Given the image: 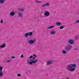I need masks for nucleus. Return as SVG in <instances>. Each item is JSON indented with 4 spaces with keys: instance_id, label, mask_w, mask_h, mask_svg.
Here are the masks:
<instances>
[{
    "instance_id": "a211bd4d",
    "label": "nucleus",
    "mask_w": 79,
    "mask_h": 79,
    "mask_svg": "<svg viewBox=\"0 0 79 79\" xmlns=\"http://www.w3.org/2000/svg\"><path fill=\"white\" fill-rule=\"evenodd\" d=\"M53 27H54V26H51L50 27H48L47 29H51L52 28H53Z\"/></svg>"
},
{
    "instance_id": "a878e982",
    "label": "nucleus",
    "mask_w": 79,
    "mask_h": 79,
    "mask_svg": "<svg viewBox=\"0 0 79 79\" xmlns=\"http://www.w3.org/2000/svg\"><path fill=\"white\" fill-rule=\"evenodd\" d=\"M17 76H18V77H21V74H17Z\"/></svg>"
},
{
    "instance_id": "423d86ee",
    "label": "nucleus",
    "mask_w": 79,
    "mask_h": 79,
    "mask_svg": "<svg viewBox=\"0 0 79 79\" xmlns=\"http://www.w3.org/2000/svg\"><path fill=\"white\" fill-rule=\"evenodd\" d=\"M68 42L69 44H73L74 43V41L73 40H68Z\"/></svg>"
},
{
    "instance_id": "aec40b11",
    "label": "nucleus",
    "mask_w": 79,
    "mask_h": 79,
    "mask_svg": "<svg viewBox=\"0 0 79 79\" xmlns=\"http://www.w3.org/2000/svg\"><path fill=\"white\" fill-rule=\"evenodd\" d=\"M36 2L37 3H42V1H39L38 0H36Z\"/></svg>"
},
{
    "instance_id": "bb28decb",
    "label": "nucleus",
    "mask_w": 79,
    "mask_h": 79,
    "mask_svg": "<svg viewBox=\"0 0 79 79\" xmlns=\"http://www.w3.org/2000/svg\"><path fill=\"white\" fill-rule=\"evenodd\" d=\"M79 19L76 21L75 22V23H79Z\"/></svg>"
},
{
    "instance_id": "c85d7f7f",
    "label": "nucleus",
    "mask_w": 79,
    "mask_h": 79,
    "mask_svg": "<svg viewBox=\"0 0 79 79\" xmlns=\"http://www.w3.org/2000/svg\"><path fill=\"white\" fill-rule=\"evenodd\" d=\"M33 58V56H31L29 57V58L30 59H31V58Z\"/></svg>"
},
{
    "instance_id": "7c9ffc66",
    "label": "nucleus",
    "mask_w": 79,
    "mask_h": 79,
    "mask_svg": "<svg viewBox=\"0 0 79 79\" xmlns=\"http://www.w3.org/2000/svg\"><path fill=\"white\" fill-rule=\"evenodd\" d=\"M24 57V56H23V55H22L21 56V58H23Z\"/></svg>"
},
{
    "instance_id": "412c9836",
    "label": "nucleus",
    "mask_w": 79,
    "mask_h": 79,
    "mask_svg": "<svg viewBox=\"0 0 79 79\" xmlns=\"http://www.w3.org/2000/svg\"><path fill=\"white\" fill-rule=\"evenodd\" d=\"M20 11H24V9H19Z\"/></svg>"
},
{
    "instance_id": "7ed1b4c3",
    "label": "nucleus",
    "mask_w": 79,
    "mask_h": 79,
    "mask_svg": "<svg viewBox=\"0 0 79 79\" xmlns=\"http://www.w3.org/2000/svg\"><path fill=\"white\" fill-rule=\"evenodd\" d=\"M72 45L68 44L67 46H66L65 48V49L67 52H69V51L71 50V48H72Z\"/></svg>"
},
{
    "instance_id": "f03ea898",
    "label": "nucleus",
    "mask_w": 79,
    "mask_h": 79,
    "mask_svg": "<svg viewBox=\"0 0 79 79\" xmlns=\"http://www.w3.org/2000/svg\"><path fill=\"white\" fill-rule=\"evenodd\" d=\"M66 69L67 71H71V72H73V71H75V68L72 67L71 64H68L67 66V67L66 68Z\"/></svg>"
},
{
    "instance_id": "393cba45",
    "label": "nucleus",
    "mask_w": 79,
    "mask_h": 79,
    "mask_svg": "<svg viewBox=\"0 0 79 79\" xmlns=\"http://www.w3.org/2000/svg\"><path fill=\"white\" fill-rule=\"evenodd\" d=\"M45 5H46V6H49V3H46Z\"/></svg>"
},
{
    "instance_id": "0eeeda50",
    "label": "nucleus",
    "mask_w": 79,
    "mask_h": 79,
    "mask_svg": "<svg viewBox=\"0 0 79 79\" xmlns=\"http://www.w3.org/2000/svg\"><path fill=\"white\" fill-rule=\"evenodd\" d=\"M35 41H36V40H35L34 41L32 40H30L28 41V43L29 44H34V43H35Z\"/></svg>"
},
{
    "instance_id": "2eb2a0df",
    "label": "nucleus",
    "mask_w": 79,
    "mask_h": 79,
    "mask_svg": "<svg viewBox=\"0 0 79 79\" xmlns=\"http://www.w3.org/2000/svg\"><path fill=\"white\" fill-rule=\"evenodd\" d=\"M56 24L57 26H60L61 23L60 22H58L56 23Z\"/></svg>"
},
{
    "instance_id": "72a5a7b5",
    "label": "nucleus",
    "mask_w": 79,
    "mask_h": 79,
    "mask_svg": "<svg viewBox=\"0 0 79 79\" xmlns=\"http://www.w3.org/2000/svg\"><path fill=\"white\" fill-rule=\"evenodd\" d=\"M76 39H77V37H76Z\"/></svg>"
},
{
    "instance_id": "6e6552de",
    "label": "nucleus",
    "mask_w": 79,
    "mask_h": 79,
    "mask_svg": "<svg viewBox=\"0 0 79 79\" xmlns=\"http://www.w3.org/2000/svg\"><path fill=\"white\" fill-rule=\"evenodd\" d=\"M5 47H6L5 44L4 43L2 44V45L0 46V49H2V48H5Z\"/></svg>"
},
{
    "instance_id": "20e7f679",
    "label": "nucleus",
    "mask_w": 79,
    "mask_h": 79,
    "mask_svg": "<svg viewBox=\"0 0 79 79\" xmlns=\"http://www.w3.org/2000/svg\"><path fill=\"white\" fill-rule=\"evenodd\" d=\"M33 35L32 32H29V33H26L25 34V37H27L29 35V36H32Z\"/></svg>"
},
{
    "instance_id": "1a4fd4ad",
    "label": "nucleus",
    "mask_w": 79,
    "mask_h": 79,
    "mask_svg": "<svg viewBox=\"0 0 79 79\" xmlns=\"http://www.w3.org/2000/svg\"><path fill=\"white\" fill-rule=\"evenodd\" d=\"M18 15L19 17H22L23 16V13H21L19 12L18 13Z\"/></svg>"
},
{
    "instance_id": "f8f14e48",
    "label": "nucleus",
    "mask_w": 79,
    "mask_h": 79,
    "mask_svg": "<svg viewBox=\"0 0 79 79\" xmlns=\"http://www.w3.org/2000/svg\"><path fill=\"white\" fill-rule=\"evenodd\" d=\"M55 31H52L51 32L50 34L53 35L54 34H55Z\"/></svg>"
},
{
    "instance_id": "39448f33",
    "label": "nucleus",
    "mask_w": 79,
    "mask_h": 79,
    "mask_svg": "<svg viewBox=\"0 0 79 79\" xmlns=\"http://www.w3.org/2000/svg\"><path fill=\"white\" fill-rule=\"evenodd\" d=\"M44 15H45V16H46V17H48V16H50V12L46 11L44 12Z\"/></svg>"
},
{
    "instance_id": "9b49d317",
    "label": "nucleus",
    "mask_w": 79,
    "mask_h": 79,
    "mask_svg": "<svg viewBox=\"0 0 79 79\" xmlns=\"http://www.w3.org/2000/svg\"><path fill=\"white\" fill-rule=\"evenodd\" d=\"M15 15V12H12L10 13V16H14Z\"/></svg>"
},
{
    "instance_id": "c756f323",
    "label": "nucleus",
    "mask_w": 79,
    "mask_h": 79,
    "mask_svg": "<svg viewBox=\"0 0 79 79\" xmlns=\"http://www.w3.org/2000/svg\"><path fill=\"white\" fill-rule=\"evenodd\" d=\"M33 56H35V57H37V55H36L33 54Z\"/></svg>"
},
{
    "instance_id": "5701e85b",
    "label": "nucleus",
    "mask_w": 79,
    "mask_h": 79,
    "mask_svg": "<svg viewBox=\"0 0 79 79\" xmlns=\"http://www.w3.org/2000/svg\"><path fill=\"white\" fill-rule=\"evenodd\" d=\"M74 50H75L76 51L77 50H78V48H75L74 49Z\"/></svg>"
},
{
    "instance_id": "4468645a",
    "label": "nucleus",
    "mask_w": 79,
    "mask_h": 79,
    "mask_svg": "<svg viewBox=\"0 0 79 79\" xmlns=\"http://www.w3.org/2000/svg\"><path fill=\"white\" fill-rule=\"evenodd\" d=\"M5 0H0V4L4 3V2H5Z\"/></svg>"
},
{
    "instance_id": "f257e3e1",
    "label": "nucleus",
    "mask_w": 79,
    "mask_h": 79,
    "mask_svg": "<svg viewBox=\"0 0 79 79\" xmlns=\"http://www.w3.org/2000/svg\"><path fill=\"white\" fill-rule=\"evenodd\" d=\"M34 59H35V57H33V59H31L30 60H28L27 61V64H30V65H31L33 64H35V63L38 61V60H34Z\"/></svg>"
},
{
    "instance_id": "cd10ccee",
    "label": "nucleus",
    "mask_w": 79,
    "mask_h": 79,
    "mask_svg": "<svg viewBox=\"0 0 79 79\" xmlns=\"http://www.w3.org/2000/svg\"><path fill=\"white\" fill-rule=\"evenodd\" d=\"M41 6H42V7H45V4H43L41 5Z\"/></svg>"
},
{
    "instance_id": "9d476101",
    "label": "nucleus",
    "mask_w": 79,
    "mask_h": 79,
    "mask_svg": "<svg viewBox=\"0 0 79 79\" xmlns=\"http://www.w3.org/2000/svg\"><path fill=\"white\" fill-rule=\"evenodd\" d=\"M47 65H48L49 64H52V60H49L47 62Z\"/></svg>"
},
{
    "instance_id": "2f4dec72",
    "label": "nucleus",
    "mask_w": 79,
    "mask_h": 79,
    "mask_svg": "<svg viewBox=\"0 0 79 79\" xmlns=\"http://www.w3.org/2000/svg\"><path fill=\"white\" fill-rule=\"evenodd\" d=\"M3 23V20H1V23Z\"/></svg>"
},
{
    "instance_id": "ddd939ff",
    "label": "nucleus",
    "mask_w": 79,
    "mask_h": 79,
    "mask_svg": "<svg viewBox=\"0 0 79 79\" xmlns=\"http://www.w3.org/2000/svg\"><path fill=\"white\" fill-rule=\"evenodd\" d=\"M62 53H63V54H64L65 55H66V54L67 53V52H66V51L64 50H63L62 52Z\"/></svg>"
},
{
    "instance_id": "f3484780",
    "label": "nucleus",
    "mask_w": 79,
    "mask_h": 79,
    "mask_svg": "<svg viewBox=\"0 0 79 79\" xmlns=\"http://www.w3.org/2000/svg\"><path fill=\"white\" fill-rule=\"evenodd\" d=\"M2 76H3V72H0V77H2Z\"/></svg>"
},
{
    "instance_id": "b1692460",
    "label": "nucleus",
    "mask_w": 79,
    "mask_h": 79,
    "mask_svg": "<svg viewBox=\"0 0 79 79\" xmlns=\"http://www.w3.org/2000/svg\"><path fill=\"white\" fill-rule=\"evenodd\" d=\"M10 61H11V60H6V62H7V63H10Z\"/></svg>"
},
{
    "instance_id": "dca6fc26",
    "label": "nucleus",
    "mask_w": 79,
    "mask_h": 79,
    "mask_svg": "<svg viewBox=\"0 0 79 79\" xmlns=\"http://www.w3.org/2000/svg\"><path fill=\"white\" fill-rule=\"evenodd\" d=\"M71 65H72V68H75V67H76V64H71Z\"/></svg>"
},
{
    "instance_id": "473e14b6",
    "label": "nucleus",
    "mask_w": 79,
    "mask_h": 79,
    "mask_svg": "<svg viewBox=\"0 0 79 79\" xmlns=\"http://www.w3.org/2000/svg\"><path fill=\"white\" fill-rule=\"evenodd\" d=\"M15 58V56H13L12 57V58Z\"/></svg>"
},
{
    "instance_id": "6ab92c4d",
    "label": "nucleus",
    "mask_w": 79,
    "mask_h": 79,
    "mask_svg": "<svg viewBox=\"0 0 79 79\" xmlns=\"http://www.w3.org/2000/svg\"><path fill=\"white\" fill-rule=\"evenodd\" d=\"M2 69H3V67H0V72H2Z\"/></svg>"
},
{
    "instance_id": "4be33fe9",
    "label": "nucleus",
    "mask_w": 79,
    "mask_h": 79,
    "mask_svg": "<svg viewBox=\"0 0 79 79\" xmlns=\"http://www.w3.org/2000/svg\"><path fill=\"white\" fill-rule=\"evenodd\" d=\"M64 28V26H61L60 27V29H63Z\"/></svg>"
}]
</instances>
